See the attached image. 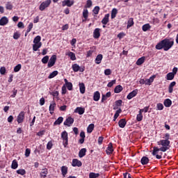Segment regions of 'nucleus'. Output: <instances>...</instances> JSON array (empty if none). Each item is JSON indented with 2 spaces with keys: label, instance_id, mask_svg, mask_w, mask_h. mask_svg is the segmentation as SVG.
Listing matches in <instances>:
<instances>
[{
  "label": "nucleus",
  "instance_id": "nucleus-39",
  "mask_svg": "<svg viewBox=\"0 0 178 178\" xmlns=\"http://www.w3.org/2000/svg\"><path fill=\"white\" fill-rule=\"evenodd\" d=\"M68 56H70L71 60H76V54L72 51L68 53Z\"/></svg>",
  "mask_w": 178,
  "mask_h": 178
},
{
  "label": "nucleus",
  "instance_id": "nucleus-27",
  "mask_svg": "<svg viewBox=\"0 0 178 178\" xmlns=\"http://www.w3.org/2000/svg\"><path fill=\"white\" fill-rule=\"evenodd\" d=\"M56 106V103H55V102H53L52 104H50L49 111L51 115H52V113H54V111H55Z\"/></svg>",
  "mask_w": 178,
  "mask_h": 178
},
{
  "label": "nucleus",
  "instance_id": "nucleus-24",
  "mask_svg": "<svg viewBox=\"0 0 178 178\" xmlns=\"http://www.w3.org/2000/svg\"><path fill=\"white\" fill-rule=\"evenodd\" d=\"M163 104L165 108H170L172 106V100L170 99H166L164 100Z\"/></svg>",
  "mask_w": 178,
  "mask_h": 178
},
{
  "label": "nucleus",
  "instance_id": "nucleus-63",
  "mask_svg": "<svg viewBox=\"0 0 178 178\" xmlns=\"http://www.w3.org/2000/svg\"><path fill=\"white\" fill-rule=\"evenodd\" d=\"M124 178H133L130 173L129 172H125L123 174Z\"/></svg>",
  "mask_w": 178,
  "mask_h": 178
},
{
  "label": "nucleus",
  "instance_id": "nucleus-29",
  "mask_svg": "<svg viewBox=\"0 0 178 178\" xmlns=\"http://www.w3.org/2000/svg\"><path fill=\"white\" fill-rule=\"evenodd\" d=\"M144 62H145V56H143V57L138 58V60L136 61V65L138 66H141V65H143V63H144Z\"/></svg>",
  "mask_w": 178,
  "mask_h": 178
},
{
  "label": "nucleus",
  "instance_id": "nucleus-16",
  "mask_svg": "<svg viewBox=\"0 0 178 178\" xmlns=\"http://www.w3.org/2000/svg\"><path fill=\"white\" fill-rule=\"evenodd\" d=\"M106 152L108 155H111V154H112L113 152V145L112 144V143H110L108 144V146Z\"/></svg>",
  "mask_w": 178,
  "mask_h": 178
},
{
  "label": "nucleus",
  "instance_id": "nucleus-54",
  "mask_svg": "<svg viewBox=\"0 0 178 178\" xmlns=\"http://www.w3.org/2000/svg\"><path fill=\"white\" fill-rule=\"evenodd\" d=\"M30 154H31V149L27 148L25 150V156L26 158H29V156H30Z\"/></svg>",
  "mask_w": 178,
  "mask_h": 178
},
{
  "label": "nucleus",
  "instance_id": "nucleus-11",
  "mask_svg": "<svg viewBox=\"0 0 178 178\" xmlns=\"http://www.w3.org/2000/svg\"><path fill=\"white\" fill-rule=\"evenodd\" d=\"M100 31H101V29L96 28L93 31V38H95L96 40H97V38H99V37H101Z\"/></svg>",
  "mask_w": 178,
  "mask_h": 178
},
{
  "label": "nucleus",
  "instance_id": "nucleus-28",
  "mask_svg": "<svg viewBox=\"0 0 178 178\" xmlns=\"http://www.w3.org/2000/svg\"><path fill=\"white\" fill-rule=\"evenodd\" d=\"M149 162V159L147 156H143L140 159V163L142 165H147V163Z\"/></svg>",
  "mask_w": 178,
  "mask_h": 178
},
{
  "label": "nucleus",
  "instance_id": "nucleus-25",
  "mask_svg": "<svg viewBox=\"0 0 178 178\" xmlns=\"http://www.w3.org/2000/svg\"><path fill=\"white\" fill-rule=\"evenodd\" d=\"M61 172L63 177H66V175H67V166L63 165L61 167Z\"/></svg>",
  "mask_w": 178,
  "mask_h": 178
},
{
  "label": "nucleus",
  "instance_id": "nucleus-55",
  "mask_svg": "<svg viewBox=\"0 0 178 178\" xmlns=\"http://www.w3.org/2000/svg\"><path fill=\"white\" fill-rule=\"evenodd\" d=\"M13 38L14 40H19V38H20V33H19V32L14 33Z\"/></svg>",
  "mask_w": 178,
  "mask_h": 178
},
{
  "label": "nucleus",
  "instance_id": "nucleus-57",
  "mask_svg": "<svg viewBox=\"0 0 178 178\" xmlns=\"http://www.w3.org/2000/svg\"><path fill=\"white\" fill-rule=\"evenodd\" d=\"M33 22H31L29 26H28V29L26 30L27 33H30L33 29Z\"/></svg>",
  "mask_w": 178,
  "mask_h": 178
},
{
  "label": "nucleus",
  "instance_id": "nucleus-34",
  "mask_svg": "<svg viewBox=\"0 0 178 178\" xmlns=\"http://www.w3.org/2000/svg\"><path fill=\"white\" fill-rule=\"evenodd\" d=\"M76 111L79 113V115H83V113L86 112V108L82 107H77L76 108Z\"/></svg>",
  "mask_w": 178,
  "mask_h": 178
},
{
  "label": "nucleus",
  "instance_id": "nucleus-31",
  "mask_svg": "<svg viewBox=\"0 0 178 178\" xmlns=\"http://www.w3.org/2000/svg\"><path fill=\"white\" fill-rule=\"evenodd\" d=\"M79 90L81 94H84L86 92V85L83 83H79Z\"/></svg>",
  "mask_w": 178,
  "mask_h": 178
},
{
  "label": "nucleus",
  "instance_id": "nucleus-14",
  "mask_svg": "<svg viewBox=\"0 0 178 178\" xmlns=\"http://www.w3.org/2000/svg\"><path fill=\"white\" fill-rule=\"evenodd\" d=\"M126 124H127V122L126 121V119H121L118 122V126L121 129H124V127H126Z\"/></svg>",
  "mask_w": 178,
  "mask_h": 178
},
{
  "label": "nucleus",
  "instance_id": "nucleus-46",
  "mask_svg": "<svg viewBox=\"0 0 178 178\" xmlns=\"http://www.w3.org/2000/svg\"><path fill=\"white\" fill-rule=\"evenodd\" d=\"M17 175H20L21 176H24L26 175V170L24 169H19L17 170Z\"/></svg>",
  "mask_w": 178,
  "mask_h": 178
},
{
  "label": "nucleus",
  "instance_id": "nucleus-36",
  "mask_svg": "<svg viewBox=\"0 0 178 178\" xmlns=\"http://www.w3.org/2000/svg\"><path fill=\"white\" fill-rule=\"evenodd\" d=\"M151 29V25L149 24H145L142 26L143 31H148Z\"/></svg>",
  "mask_w": 178,
  "mask_h": 178
},
{
  "label": "nucleus",
  "instance_id": "nucleus-4",
  "mask_svg": "<svg viewBox=\"0 0 178 178\" xmlns=\"http://www.w3.org/2000/svg\"><path fill=\"white\" fill-rule=\"evenodd\" d=\"M61 138L63 140V145L64 146V148H67V145H69V135L67 134V131H63L61 133Z\"/></svg>",
  "mask_w": 178,
  "mask_h": 178
},
{
  "label": "nucleus",
  "instance_id": "nucleus-18",
  "mask_svg": "<svg viewBox=\"0 0 178 178\" xmlns=\"http://www.w3.org/2000/svg\"><path fill=\"white\" fill-rule=\"evenodd\" d=\"M47 175H48V169L43 168L40 173V178H46Z\"/></svg>",
  "mask_w": 178,
  "mask_h": 178
},
{
  "label": "nucleus",
  "instance_id": "nucleus-43",
  "mask_svg": "<svg viewBox=\"0 0 178 178\" xmlns=\"http://www.w3.org/2000/svg\"><path fill=\"white\" fill-rule=\"evenodd\" d=\"M93 130H94V124H89L88 128H87V132L88 133H92Z\"/></svg>",
  "mask_w": 178,
  "mask_h": 178
},
{
  "label": "nucleus",
  "instance_id": "nucleus-3",
  "mask_svg": "<svg viewBox=\"0 0 178 178\" xmlns=\"http://www.w3.org/2000/svg\"><path fill=\"white\" fill-rule=\"evenodd\" d=\"M33 50L35 51H38L39 48L42 47V42H41V36L37 35L33 40Z\"/></svg>",
  "mask_w": 178,
  "mask_h": 178
},
{
  "label": "nucleus",
  "instance_id": "nucleus-1",
  "mask_svg": "<svg viewBox=\"0 0 178 178\" xmlns=\"http://www.w3.org/2000/svg\"><path fill=\"white\" fill-rule=\"evenodd\" d=\"M158 145H162L161 147L159 148L157 147H153L152 151V155L154 156H156V159H162V153H160L161 154H158V152L159 151H161L162 152H166L168 149H169V146L170 145V140H161L160 141L157 142Z\"/></svg>",
  "mask_w": 178,
  "mask_h": 178
},
{
  "label": "nucleus",
  "instance_id": "nucleus-7",
  "mask_svg": "<svg viewBox=\"0 0 178 178\" xmlns=\"http://www.w3.org/2000/svg\"><path fill=\"white\" fill-rule=\"evenodd\" d=\"M55 63H56V55H52L48 62L47 67H52V66L55 65Z\"/></svg>",
  "mask_w": 178,
  "mask_h": 178
},
{
  "label": "nucleus",
  "instance_id": "nucleus-2",
  "mask_svg": "<svg viewBox=\"0 0 178 178\" xmlns=\"http://www.w3.org/2000/svg\"><path fill=\"white\" fill-rule=\"evenodd\" d=\"M173 45H175V40L173 39L165 38L157 43L155 48L158 50L163 49V51H168L173 47Z\"/></svg>",
  "mask_w": 178,
  "mask_h": 178
},
{
  "label": "nucleus",
  "instance_id": "nucleus-22",
  "mask_svg": "<svg viewBox=\"0 0 178 178\" xmlns=\"http://www.w3.org/2000/svg\"><path fill=\"white\" fill-rule=\"evenodd\" d=\"M122 91H123V86H122V85L115 86L114 89V92H115V94H119V92H122Z\"/></svg>",
  "mask_w": 178,
  "mask_h": 178
},
{
  "label": "nucleus",
  "instance_id": "nucleus-8",
  "mask_svg": "<svg viewBox=\"0 0 178 178\" xmlns=\"http://www.w3.org/2000/svg\"><path fill=\"white\" fill-rule=\"evenodd\" d=\"M72 123H74V118L72 117H68L64 122V126H67V127H70Z\"/></svg>",
  "mask_w": 178,
  "mask_h": 178
},
{
  "label": "nucleus",
  "instance_id": "nucleus-52",
  "mask_svg": "<svg viewBox=\"0 0 178 178\" xmlns=\"http://www.w3.org/2000/svg\"><path fill=\"white\" fill-rule=\"evenodd\" d=\"M6 9L8 10H12V9H13V6L10 3H7L6 5Z\"/></svg>",
  "mask_w": 178,
  "mask_h": 178
},
{
  "label": "nucleus",
  "instance_id": "nucleus-41",
  "mask_svg": "<svg viewBox=\"0 0 178 178\" xmlns=\"http://www.w3.org/2000/svg\"><path fill=\"white\" fill-rule=\"evenodd\" d=\"M19 166V164L17 163V161L14 160L12 162L11 168L12 169H17V167Z\"/></svg>",
  "mask_w": 178,
  "mask_h": 178
},
{
  "label": "nucleus",
  "instance_id": "nucleus-47",
  "mask_svg": "<svg viewBox=\"0 0 178 178\" xmlns=\"http://www.w3.org/2000/svg\"><path fill=\"white\" fill-rule=\"evenodd\" d=\"M20 69H22V64H18L14 67V72L17 73V72H20Z\"/></svg>",
  "mask_w": 178,
  "mask_h": 178
},
{
  "label": "nucleus",
  "instance_id": "nucleus-30",
  "mask_svg": "<svg viewBox=\"0 0 178 178\" xmlns=\"http://www.w3.org/2000/svg\"><path fill=\"white\" fill-rule=\"evenodd\" d=\"M83 17H84L85 19H83L82 22H86V20L88 19V10H87V8H84L83 10Z\"/></svg>",
  "mask_w": 178,
  "mask_h": 178
},
{
  "label": "nucleus",
  "instance_id": "nucleus-56",
  "mask_svg": "<svg viewBox=\"0 0 178 178\" xmlns=\"http://www.w3.org/2000/svg\"><path fill=\"white\" fill-rule=\"evenodd\" d=\"M143 114L138 113V114L137 115V116H136V120H137V122H141V120H143Z\"/></svg>",
  "mask_w": 178,
  "mask_h": 178
},
{
  "label": "nucleus",
  "instance_id": "nucleus-64",
  "mask_svg": "<svg viewBox=\"0 0 178 178\" xmlns=\"http://www.w3.org/2000/svg\"><path fill=\"white\" fill-rule=\"evenodd\" d=\"M103 141H104V137L99 136V138H98L99 145H101V144H102Z\"/></svg>",
  "mask_w": 178,
  "mask_h": 178
},
{
  "label": "nucleus",
  "instance_id": "nucleus-59",
  "mask_svg": "<svg viewBox=\"0 0 178 178\" xmlns=\"http://www.w3.org/2000/svg\"><path fill=\"white\" fill-rule=\"evenodd\" d=\"M13 95H10L11 98H15L17 94V90L14 89L13 91Z\"/></svg>",
  "mask_w": 178,
  "mask_h": 178
},
{
  "label": "nucleus",
  "instance_id": "nucleus-5",
  "mask_svg": "<svg viewBox=\"0 0 178 178\" xmlns=\"http://www.w3.org/2000/svg\"><path fill=\"white\" fill-rule=\"evenodd\" d=\"M51 0H46L45 1H43L39 6L40 10H45V9H47V8H48L49 5H51Z\"/></svg>",
  "mask_w": 178,
  "mask_h": 178
},
{
  "label": "nucleus",
  "instance_id": "nucleus-40",
  "mask_svg": "<svg viewBox=\"0 0 178 178\" xmlns=\"http://www.w3.org/2000/svg\"><path fill=\"white\" fill-rule=\"evenodd\" d=\"M48 60H49V56H45L42 58V63L47 65V63H48Z\"/></svg>",
  "mask_w": 178,
  "mask_h": 178
},
{
  "label": "nucleus",
  "instance_id": "nucleus-15",
  "mask_svg": "<svg viewBox=\"0 0 178 178\" xmlns=\"http://www.w3.org/2000/svg\"><path fill=\"white\" fill-rule=\"evenodd\" d=\"M9 23V19L6 17H2L0 19V26H6Z\"/></svg>",
  "mask_w": 178,
  "mask_h": 178
},
{
  "label": "nucleus",
  "instance_id": "nucleus-20",
  "mask_svg": "<svg viewBox=\"0 0 178 178\" xmlns=\"http://www.w3.org/2000/svg\"><path fill=\"white\" fill-rule=\"evenodd\" d=\"M104 58V56L102 54H98L95 60V62L97 65H99L101 62L102 61V59Z\"/></svg>",
  "mask_w": 178,
  "mask_h": 178
},
{
  "label": "nucleus",
  "instance_id": "nucleus-51",
  "mask_svg": "<svg viewBox=\"0 0 178 178\" xmlns=\"http://www.w3.org/2000/svg\"><path fill=\"white\" fill-rule=\"evenodd\" d=\"M105 76H111L112 74V70L111 69H106L104 70Z\"/></svg>",
  "mask_w": 178,
  "mask_h": 178
},
{
  "label": "nucleus",
  "instance_id": "nucleus-37",
  "mask_svg": "<svg viewBox=\"0 0 178 178\" xmlns=\"http://www.w3.org/2000/svg\"><path fill=\"white\" fill-rule=\"evenodd\" d=\"M117 15H118V9L113 8V10L111 11V19H115V17H116Z\"/></svg>",
  "mask_w": 178,
  "mask_h": 178
},
{
  "label": "nucleus",
  "instance_id": "nucleus-32",
  "mask_svg": "<svg viewBox=\"0 0 178 178\" xmlns=\"http://www.w3.org/2000/svg\"><path fill=\"white\" fill-rule=\"evenodd\" d=\"M133 26H134V20L131 17L128 20L127 29H130V27H133Z\"/></svg>",
  "mask_w": 178,
  "mask_h": 178
},
{
  "label": "nucleus",
  "instance_id": "nucleus-33",
  "mask_svg": "<svg viewBox=\"0 0 178 178\" xmlns=\"http://www.w3.org/2000/svg\"><path fill=\"white\" fill-rule=\"evenodd\" d=\"M122 113V108H119L118 110L116 111L114 117H113V122H116V119L119 118V115Z\"/></svg>",
  "mask_w": 178,
  "mask_h": 178
},
{
  "label": "nucleus",
  "instance_id": "nucleus-23",
  "mask_svg": "<svg viewBox=\"0 0 178 178\" xmlns=\"http://www.w3.org/2000/svg\"><path fill=\"white\" fill-rule=\"evenodd\" d=\"M86 152H87V149L86 148H82L81 150H79V158H83L86 156Z\"/></svg>",
  "mask_w": 178,
  "mask_h": 178
},
{
  "label": "nucleus",
  "instance_id": "nucleus-19",
  "mask_svg": "<svg viewBox=\"0 0 178 178\" xmlns=\"http://www.w3.org/2000/svg\"><path fill=\"white\" fill-rule=\"evenodd\" d=\"M109 16H110L109 14H106L104 15V17L102 20V24L106 25L108 24V23H109Z\"/></svg>",
  "mask_w": 178,
  "mask_h": 178
},
{
  "label": "nucleus",
  "instance_id": "nucleus-38",
  "mask_svg": "<svg viewBox=\"0 0 178 178\" xmlns=\"http://www.w3.org/2000/svg\"><path fill=\"white\" fill-rule=\"evenodd\" d=\"M50 95H53V97H56L57 99H59V92L58 90H54L50 92Z\"/></svg>",
  "mask_w": 178,
  "mask_h": 178
},
{
  "label": "nucleus",
  "instance_id": "nucleus-13",
  "mask_svg": "<svg viewBox=\"0 0 178 178\" xmlns=\"http://www.w3.org/2000/svg\"><path fill=\"white\" fill-rule=\"evenodd\" d=\"M74 4V1H71L70 0H64L62 1V6H68V8H70V6H73Z\"/></svg>",
  "mask_w": 178,
  "mask_h": 178
},
{
  "label": "nucleus",
  "instance_id": "nucleus-10",
  "mask_svg": "<svg viewBox=\"0 0 178 178\" xmlns=\"http://www.w3.org/2000/svg\"><path fill=\"white\" fill-rule=\"evenodd\" d=\"M72 166L74 168H76V166H77L78 168H80L83 163H81V161H79V159H72Z\"/></svg>",
  "mask_w": 178,
  "mask_h": 178
},
{
  "label": "nucleus",
  "instance_id": "nucleus-53",
  "mask_svg": "<svg viewBox=\"0 0 178 178\" xmlns=\"http://www.w3.org/2000/svg\"><path fill=\"white\" fill-rule=\"evenodd\" d=\"M92 6V1L91 0H87L85 8H91Z\"/></svg>",
  "mask_w": 178,
  "mask_h": 178
},
{
  "label": "nucleus",
  "instance_id": "nucleus-60",
  "mask_svg": "<svg viewBox=\"0 0 178 178\" xmlns=\"http://www.w3.org/2000/svg\"><path fill=\"white\" fill-rule=\"evenodd\" d=\"M157 109L158 111H162L163 109V104L161 103L157 104Z\"/></svg>",
  "mask_w": 178,
  "mask_h": 178
},
{
  "label": "nucleus",
  "instance_id": "nucleus-9",
  "mask_svg": "<svg viewBox=\"0 0 178 178\" xmlns=\"http://www.w3.org/2000/svg\"><path fill=\"white\" fill-rule=\"evenodd\" d=\"M138 94V90L135 89L132 92H129V95L127 96V99H131L132 98H134L136 95Z\"/></svg>",
  "mask_w": 178,
  "mask_h": 178
},
{
  "label": "nucleus",
  "instance_id": "nucleus-12",
  "mask_svg": "<svg viewBox=\"0 0 178 178\" xmlns=\"http://www.w3.org/2000/svg\"><path fill=\"white\" fill-rule=\"evenodd\" d=\"M24 120V111H21L17 116V123H23Z\"/></svg>",
  "mask_w": 178,
  "mask_h": 178
},
{
  "label": "nucleus",
  "instance_id": "nucleus-21",
  "mask_svg": "<svg viewBox=\"0 0 178 178\" xmlns=\"http://www.w3.org/2000/svg\"><path fill=\"white\" fill-rule=\"evenodd\" d=\"M99 98H101V93H99V91L95 92L93 95V99L97 102Z\"/></svg>",
  "mask_w": 178,
  "mask_h": 178
},
{
  "label": "nucleus",
  "instance_id": "nucleus-6",
  "mask_svg": "<svg viewBox=\"0 0 178 178\" xmlns=\"http://www.w3.org/2000/svg\"><path fill=\"white\" fill-rule=\"evenodd\" d=\"M72 68L75 73H77V72H81V73H83V72L86 70V67L84 66L80 67L79 64L72 65Z\"/></svg>",
  "mask_w": 178,
  "mask_h": 178
},
{
  "label": "nucleus",
  "instance_id": "nucleus-44",
  "mask_svg": "<svg viewBox=\"0 0 178 178\" xmlns=\"http://www.w3.org/2000/svg\"><path fill=\"white\" fill-rule=\"evenodd\" d=\"M58 71H54L52 72L48 76V79H54V77H56V76H58Z\"/></svg>",
  "mask_w": 178,
  "mask_h": 178
},
{
  "label": "nucleus",
  "instance_id": "nucleus-35",
  "mask_svg": "<svg viewBox=\"0 0 178 178\" xmlns=\"http://www.w3.org/2000/svg\"><path fill=\"white\" fill-rule=\"evenodd\" d=\"M63 122V117H59L54 122V126L60 124Z\"/></svg>",
  "mask_w": 178,
  "mask_h": 178
},
{
  "label": "nucleus",
  "instance_id": "nucleus-17",
  "mask_svg": "<svg viewBox=\"0 0 178 178\" xmlns=\"http://www.w3.org/2000/svg\"><path fill=\"white\" fill-rule=\"evenodd\" d=\"M64 81L67 90H69V91H72V90H73V83L69 82L66 79H64Z\"/></svg>",
  "mask_w": 178,
  "mask_h": 178
},
{
  "label": "nucleus",
  "instance_id": "nucleus-42",
  "mask_svg": "<svg viewBox=\"0 0 178 178\" xmlns=\"http://www.w3.org/2000/svg\"><path fill=\"white\" fill-rule=\"evenodd\" d=\"M175 79V74L170 72L167 74V80H173Z\"/></svg>",
  "mask_w": 178,
  "mask_h": 178
},
{
  "label": "nucleus",
  "instance_id": "nucleus-26",
  "mask_svg": "<svg viewBox=\"0 0 178 178\" xmlns=\"http://www.w3.org/2000/svg\"><path fill=\"white\" fill-rule=\"evenodd\" d=\"M175 86H176V81H172L170 83V84L169 85L168 87V92L170 94H172V92H173V88L175 87Z\"/></svg>",
  "mask_w": 178,
  "mask_h": 178
},
{
  "label": "nucleus",
  "instance_id": "nucleus-61",
  "mask_svg": "<svg viewBox=\"0 0 178 178\" xmlns=\"http://www.w3.org/2000/svg\"><path fill=\"white\" fill-rule=\"evenodd\" d=\"M0 73L1 74H5V73H6V68H5V67H1L0 68Z\"/></svg>",
  "mask_w": 178,
  "mask_h": 178
},
{
  "label": "nucleus",
  "instance_id": "nucleus-49",
  "mask_svg": "<svg viewBox=\"0 0 178 178\" xmlns=\"http://www.w3.org/2000/svg\"><path fill=\"white\" fill-rule=\"evenodd\" d=\"M99 6H95L92 12L95 15H98V13H99Z\"/></svg>",
  "mask_w": 178,
  "mask_h": 178
},
{
  "label": "nucleus",
  "instance_id": "nucleus-58",
  "mask_svg": "<svg viewBox=\"0 0 178 178\" xmlns=\"http://www.w3.org/2000/svg\"><path fill=\"white\" fill-rule=\"evenodd\" d=\"M122 102L123 101H122V99L115 101V106H122Z\"/></svg>",
  "mask_w": 178,
  "mask_h": 178
},
{
  "label": "nucleus",
  "instance_id": "nucleus-50",
  "mask_svg": "<svg viewBox=\"0 0 178 178\" xmlns=\"http://www.w3.org/2000/svg\"><path fill=\"white\" fill-rule=\"evenodd\" d=\"M113 84H116V81H115V79L112 80L111 81H110V82L107 84V87H108L109 88H111V87H113Z\"/></svg>",
  "mask_w": 178,
  "mask_h": 178
},
{
  "label": "nucleus",
  "instance_id": "nucleus-45",
  "mask_svg": "<svg viewBox=\"0 0 178 178\" xmlns=\"http://www.w3.org/2000/svg\"><path fill=\"white\" fill-rule=\"evenodd\" d=\"M99 177V173L90 172L89 174V178H97Z\"/></svg>",
  "mask_w": 178,
  "mask_h": 178
},
{
  "label": "nucleus",
  "instance_id": "nucleus-62",
  "mask_svg": "<svg viewBox=\"0 0 178 178\" xmlns=\"http://www.w3.org/2000/svg\"><path fill=\"white\" fill-rule=\"evenodd\" d=\"M125 35H126V34H124V33H123V32L120 33L118 35V38H119L120 40H122V38H123Z\"/></svg>",
  "mask_w": 178,
  "mask_h": 178
},
{
  "label": "nucleus",
  "instance_id": "nucleus-48",
  "mask_svg": "<svg viewBox=\"0 0 178 178\" xmlns=\"http://www.w3.org/2000/svg\"><path fill=\"white\" fill-rule=\"evenodd\" d=\"M52 147H54V144L52 143L51 140L49 141L47 144V149H52Z\"/></svg>",
  "mask_w": 178,
  "mask_h": 178
}]
</instances>
